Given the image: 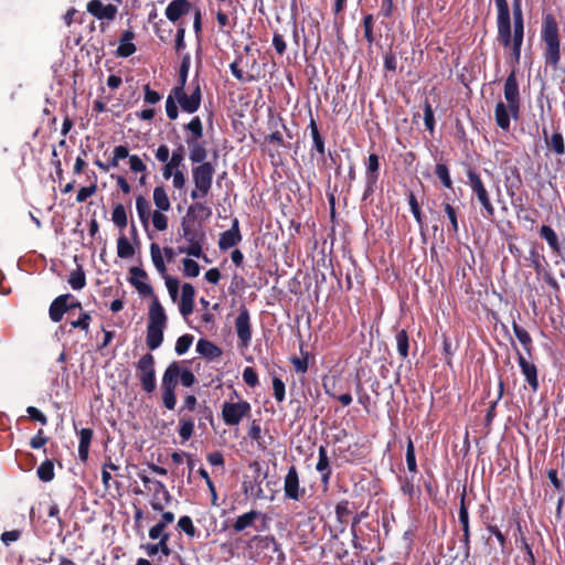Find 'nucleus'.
I'll list each match as a JSON object with an SVG mask.
<instances>
[{
	"label": "nucleus",
	"instance_id": "nucleus-52",
	"mask_svg": "<svg viewBox=\"0 0 565 565\" xmlns=\"http://www.w3.org/2000/svg\"><path fill=\"white\" fill-rule=\"evenodd\" d=\"M85 276L82 271H74L71 274L68 284L75 290L82 289L85 286Z\"/></svg>",
	"mask_w": 565,
	"mask_h": 565
},
{
	"label": "nucleus",
	"instance_id": "nucleus-24",
	"mask_svg": "<svg viewBox=\"0 0 565 565\" xmlns=\"http://www.w3.org/2000/svg\"><path fill=\"white\" fill-rule=\"evenodd\" d=\"M93 438V431L89 428H83L79 431L78 457L82 461L88 458L89 446Z\"/></svg>",
	"mask_w": 565,
	"mask_h": 565
},
{
	"label": "nucleus",
	"instance_id": "nucleus-16",
	"mask_svg": "<svg viewBox=\"0 0 565 565\" xmlns=\"http://www.w3.org/2000/svg\"><path fill=\"white\" fill-rule=\"evenodd\" d=\"M195 290L191 284H183L181 289L180 312L186 318L193 312Z\"/></svg>",
	"mask_w": 565,
	"mask_h": 565
},
{
	"label": "nucleus",
	"instance_id": "nucleus-18",
	"mask_svg": "<svg viewBox=\"0 0 565 565\" xmlns=\"http://www.w3.org/2000/svg\"><path fill=\"white\" fill-rule=\"evenodd\" d=\"M241 241V234L237 226V221L234 222L232 228L221 234L218 239V247L221 249H228L235 246Z\"/></svg>",
	"mask_w": 565,
	"mask_h": 565
},
{
	"label": "nucleus",
	"instance_id": "nucleus-11",
	"mask_svg": "<svg viewBox=\"0 0 565 565\" xmlns=\"http://www.w3.org/2000/svg\"><path fill=\"white\" fill-rule=\"evenodd\" d=\"M235 328L241 345L247 348L252 340V330L248 310L243 307L235 320Z\"/></svg>",
	"mask_w": 565,
	"mask_h": 565
},
{
	"label": "nucleus",
	"instance_id": "nucleus-25",
	"mask_svg": "<svg viewBox=\"0 0 565 565\" xmlns=\"http://www.w3.org/2000/svg\"><path fill=\"white\" fill-rule=\"evenodd\" d=\"M150 256H151L152 264L156 267L157 271L161 276L167 275V267H166V263H164L163 252L157 243H152L150 245Z\"/></svg>",
	"mask_w": 565,
	"mask_h": 565
},
{
	"label": "nucleus",
	"instance_id": "nucleus-54",
	"mask_svg": "<svg viewBox=\"0 0 565 565\" xmlns=\"http://www.w3.org/2000/svg\"><path fill=\"white\" fill-rule=\"evenodd\" d=\"M424 122H425L426 128L429 131H434V125H435L434 111H433L430 104L427 102L424 105Z\"/></svg>",
	"mask_w": 565,
	"mask_h": 565
},
{
	"label": "nucleus",
	"instance_id": "nucleus-37",
	"mask_svg": "<svg viewBox=\"0 0 565 565\" xmlns=\"http://www.w3.org/2000/svg\"><path fill=\"white\" fill-rule=\"evenodd\" d=\"M119 467L111 461L104 463L102 469V482L106 490L110 488V481L113 480L111 471H117Z\"/></svg>",
	"mask_w": 565,
	"mask_h": 565
},
{
	"label": "nucleus",
	"instance_id": "nucleus-56",
	"mask_svg": "<svg viewBox=\"0 0 565 565\" xmlns=\"http://www.w3.org/2000/svg\"><path fill=\"white\" fill-rule=\"evenodd\" d=\"M184 35H185V25L183 22H180L178 24V30H177V34H175V50L178 52L182 51L185 47Z\"/></svg>",
	"mask_w": 565,
	"mask_h": 565
},
{
	"label": "nucleus",
	"instance_id": "nucleus-3",
	"mask_svg": "<svg viewBox=\"0 0 565 565\" xmlns=\"http://www.w3.org/2000/svg\"><path fill=\"white\" fill-rule=\"evenodd\" d=\"M542 39L546 44L545 58L548 64L556 65L559 61L558 26L553 15L546 14L543 20Z\"/></svg>",
	"mask_w": 565,
	"mask_h": 565
},
{
	"label": "nucleus",
	"instance_id": "nucleus-47",
	"mask_svg": "<svg viewBox=\"0 0 565 565\" xmlns=\"http://www.w3.org/2000/svg\"><path fill=\"white\" fill-rule=\"evenodd\" d=\"M183 161H184L183 148L179 147L171 153V156L168 160V163L170 166L174 167L177 170H181L180 168L183 164Z\"/></svg>",
	"mask_w": 565,
	"mask_h": 565
},
{
	"label": "nucleus",
	"instance_id": "nucleus-53",
	"mask_svg": "<svg viewBox=\"0 0 565 565\" xmlns=\"http://www.w3.org/2000/svg\"><path fill=\"white\" fill-rule=\"evenodd\" d=\"M513 331H514V334H515L516 339L520 341V343L524 348H527L531 344V342H532L531 337H530L529 332L525 329L514 324L513 326Z\"/></svg>",
	"mask_w": 565,
	"mask_h": 565
},
{
	"label": "nucleus",
	"instance_id": "nucleus-43",
	"mask_svg": "<svg viewBox=\"0 0 565 565\" xmlns=\"http://www.w3.org/2000/svg\"><path fill=\"white\" fill-rule=\"evenodd\" d=\"M129 169L135 173L147 172V166L142 159L137 154H131L128 160Z\"/></svg>",
	"mask_w": 565,
	"mask_h": 565
},
{
	"label": "nucleus",
	"instance_id": "nucleus-63",
	"mask_svg": "<svg viewBox=\"0 0 565 565\" xmlns=\"http://www.w3.org/2000/svg\"><path fill=\"white\" fill-rule=\"evenodd\" d=\"M26 413L29 414V416L32 419L40 422L42 425H46V423H47L46 416L36 407L29 406L26 408Z\"/></svg>",
	"mask_w": 565,
	"mask_h": 565
},
{
	"label": "nucleus",
	"instance_id": "nucleus-38",
	"mask_svg": "<svg viewBox=\"0 0 565 565\" xmlns=\"http://www.w3.org/2000/svg\"><path fill=\"white\" fill-rule=\"evenodd\" d=\"M178 529L184 532L188 536L194 537L196 534V529L190 516L184 515L181 516L178 521Z\"/></svg>",
	"mask_w": 565,
	"mask_h": 565
},
{
	"label": "nucleus",
	"instance_id": "nucleus-1",
	"mask_svg": "<svg viewBox=\"0 0 565 565\" xmlns=\"http://www.w3.org/2000/svg\"><path fill=\"white\" fill-rule=\"evenodd\" d=\"M130 284L141 297H150L151 302L148 309V322L146 343L150 350H157L163 342V333L168 324V316L159 298L154 295L153 288L147 281V274L139 267L130 269Z\"/></svg>",
	"mask_w": 565,
	"mask_h": 565
},
{
	"label": "nucleus",
	"instance_id": "nucleus-44",
	"mask_svg": "<svg viewBox=\"0 0 565 565\" xmlns=\"http://www.w3.org/2000/svg\"><path fill=\"white\" fill-rule=\"evenodd\" d=\"M193 341V337L189 334H184L178 338L175 343V352L179 355L184 354L191 347Z\"/></svg>",
	"mask_w": 565,
	"mask_h": 565
},
{
	"label": "nucleus",
	"instance_id": "nucleus-57",
	"mask_svg": "<svg viewBox=\"0 0 565 565\" xmlns=\"http://www.w3.org/2000/svg\"><path fill=\"white\" fill-rule=\"evenodd\" d=\"M179 380L183 386L190 387L194 384L195 376L190 370L180 367Z\"/></svg>",
	"mask_w": 565,
	"mask_h": 565
},
{
	"label": "nucleus",
	"instance_id": "nucleus-36",
	"mask_svg": "<svg viewBox=\"0 0 565 565\" xmlns=\"http://www.w3.org/2000/svg\"><path fill=\"white\" fill-rule=\"evenodd\" d=\"M459 521L462 525L463 537L465 541L469 540L470 531H469V514L468 510L465 505V497L461 499L460 509H459Z\"/></svg>",
	"mask_w": 565,
	"mask_h": 565
},
{
	"label": "nucleus",
	"instance_id": "nucleus-21",
	"mask_svg": "<svg viewBox=\"0 0 565 565\" xmlns=\"http://www.w3.org/2000/svg\"><path fill=\"white\" fill-rule=\"evenodd\" d=\"M196 351L202 356L214 360L221 356L222 351L213 342L204 339H200L196 343Z\"/></svg>",
	"mask_w": 565,
	"mask_h": 565
},
{
	"label": "nucleus",
	"instance_id": "nucleus-58",
	"mask_svg": "<svg viewBox=\"0 0 565 565\" xmlns=\"http://www.w3.org/2000/svg\"><path fill=\"white\" fill-rule=\"evenodd\" d=\"M273 390L275 398L278 402H282L285 398V384L280 379L275 377L273 380Z\"/></svg>",
	"mask_w": 565,
	"mask_h": 565
},
{
	"label": "nucleus",
	"instance_id": "nucleus-23",
	"mask_svg": "<svg viewBox=\"0 0 565 565\" xmlns=\"http://www.w3.org/2000/svg\"><path fill=\"white\" fill-rule=\"evenodd\" d=\"M68 299L67 295H63L57 297L50 306V318L54 322L61 321L65 311H66V301Z\"/></svg>",
	"mask_w": 565,
	"mask_h": 565
},
{
	"label": "nucleus",
	"instance_id": "nucleus-35",
	"mask_svg": "<svg viewBox=\"0 0 565 565\" xmlns=\"http://www.w3.org/2000/svg\"><path fill=\"white\" fill-rule=\"evenodd\" d=\"M396 347L399 355L406 359L408 355V337L405 330H399L396 335Z\"/></svg>",
	"mask_w": 565,
	"mask_h": 565
},
{
	"label": "nucleus",
	"instance_id": "nucleus-45",
	"mask_svg": "<svg viewBox=\"0 0 565 565\" xmlns=\"http://www.w3.org/2000/svg\"><path fill=\"white\" fill-rule=\"evenodd\" d=\"M548 145L557 154H563L565 152L564 139L558 132L552 135Z\"/></svg>",
	"mask_w": 565,
	"mask_h": 565
},
{
	"label": "nucleus",
	"instance_id": "nucleus-41",
	"mask_svg": "<svg viewBox=\"0 0 565 565\" xmlns=\"http://www.w3.org/2000/svg\"><path fill=\"white\" fill-rule=\"evenodd\" d=\"M149 537L154 541L169 542L170 535L166 532V527L162 524L157 523L149 530Z\"/></svg>",
	"mask_w": 565,
	"mask_h": 565
},
{
	"label": "nucleus",
	"instance_id": "nucleus-17",
	"mask_svg": "<svg viewBox=\"0 0 565 565\" xmlns=\"http://www.w3.org/2000/svg\"><path fill=\"white\" fill-rule=\"evenodd\" d=\"M518 361L526 382L531 386L532 391L535 392L539 388L536 366L529 362L523 355H519Z\"/></svg>",
	"mask_w": 565,
	"mask_h": 565
},
{
	"label": "nucleus",
	"instance_id": "nucleus-32",
	"mask_svg": "<svg viewBox=\"0 0 565 565\" xmlns=\"http://www.w3.org/2000/svg\"><path fill=\"white\" fill-rule=\"evenodd\" d=\"M36 475L40 478V480H42L44 482H49V481L53 480V478H54L53 462L51 460L43 461L39 466V468L36 470Z\"/></svg>",
	"mask_w": 565,
	"mask_h": 565
},
{
	"label": "nucleus",
	"instance_id": "nucleus-29",
	"mask_svg": "<svg viewBox=\"0 0 565 565\" xmlns=\"http://www.w3.org/2000/svg\"><path fill=\"white\" fill-rule=\"evenodd\" d=\"M540 234L547 242V244L553 250L559 252V243L557 235L551 226L543 225L540 230Z\"/></svg>",
	"mask_w": 565,
	"mask_h": 565
},
{
	"label": "nucleus",
	"instance_id": "nucleus-30",
	"mask_svg": "<svg viewBox=\"0 0 565 565\" xmlns=\"http://www.w3.org/2000/svg\"><path fill=\"white\" fill-rule=\"evenodd\" d=\"M111 221L120 230H124L127 226V213L122 204H117L114 206L111 212Z\"/></svg>",
	"mask_w": 565,
	"mask_h": 565
},
{
	"label": "nucleus",
	"instance_id": "nucleus-20",
	"mask_svg": "<svg viewBox=\"0 0 565 565\" xmlns=\"http://www.w3.org/2000/svg\"><path fill=\"white\" fill-rule=\"evenodd\" d=\"M494 117L497 125L503 129L509 130L510 128V118L513 117L512 111L510 110L509 104L498 103L494 110Z\"/></svg>",
	"mask_w": 565,
	"mask_h": 565
},
{
	"label": "nucleus",
	"instance_id": "nucleus-62",
	"mask_svg": "<svg viewBox=\"0 0 565 565\" xmlns=\"http://www.w3.org/2000/svg\"><path fill=\"white\" fill-rule=\"evenodd\" d=\"M172 186L175 190H183L186 183L185 174L182 170H178L177 173L171 178Z\"/></svg>",
	"mask_w": 565,
	"mask_h": 565
},
{
	"label": "nucleus",
	"instance_id": "nucleus-49",
	"mask_svg": "<svg viewBox=\"0 0 565 565\" xmlns=\"http://www.w3.org/2000/svg\"><path fill=\"white\" fill-rule=\"evenodd\" d=\"M186 129L192 132L195 139L201 138L203 135L202 121L198 116L191 119L186 125Z\"/></svg>",
	"mask_w": 565,
	"mask_h": 565
},
{
	"label": "nucleus",
	"instance_id": "nucleus-46",
	"mask_svg": "<svg viewBox=\"0 0 565 565\" xmlns=\"http://www.w3.org/2000/svg\"><path fill=\"white\" fill-rule=\"evenodd\" d=\"M166 281V287L168 289V292L173 301L177 300L178 291H179V281L178 279L170 277L168 275L162 276Z\"/></svg>",
	"mask_w": 565,
	"mask_h": 565
},
{
	"label": "nucleus",
	"instance_id": "nucleus-64",
	"mask_svg": "<svg viewBox=\"0 0 565 565\" xmlns=\"http://www.w3.org/2000/svg\"><path fill=\"white\" fill-rule=\"evenodd\" d=\"M47 443V438L44 436L42 429L38 431V434L31 439L30 446L33 449H40Z\"/></svg>",
	"mask_w": 565,
	"mask_h": 565
},
{
	"label": "nucleus",
	"instance_id": "nucleus-12",
	"mask_svg": "<svg viewBox=\"0 0 565 565\" xmlns=\"http://www.w3.org/2000/svg\"><path fill=\"white\" fill-rule=\"evenodd\" d=\"M504 98L507 104L510 105V110L512 111L513 118H516L520 108V100L519 86L514 74L509 75L504 83Z\"/></svg>",
	"mask_w": 565,
	"mask_h": 565
},
{
	"label": "nucleus",
	"instance_id": "nucleus-15",
	"mask_svg": "<svg viewBox=\"0 0 565 565\" xmlns=\"http://www.w3.org/2000/svg\"><path fill=\"white\" fill-rule=\"evenodd\" d=\"M191 9L192 4L189 0H173L167 6L164 14L169 21L175 23L182 15L188 14Z\"/></svg>",
	"mask_w": 565,
	"mask_h": 565
},
{
	"label": "nucleus",
	"instance_id": "nucleus-48",
	"mask_svg": "<svg viewBox=\"0 0 565 565\" xmlns=\"http://www.w3.org/2000/svg\"><path fill=\"white\" fill-rule=\"evenodd\" d=\"M373 24H374V19H373V15L371 14H367L363 18V26H364V36L366 39V41L372 44L373 41H374V36H373Z\"/></svg>",
	"mask_w": 565,
	"mask_h": 565
},
{
	"label": "nucleus",
	"instance_id": "nucleus-60",
	"mask_svg": "<svg viewBox=\"0 0 565 565\" xmlns=\"http://www.w3.org/2000/svg\"><path fill=\"white\" fill-rule=\"evenodd\" d=\"M97 190V186L95 184H92L90 186H84L81 188L76 195V201L78 203H82L86 201L89 196H92Z\"/></svg>",
	"mask_w": 565,
	"mask_h": 565
},
{
	"label": "nucleus",
	"instance_id": "nucleus-14",
	"mask_svg": "<svg viewBox=\"0 0 565 565\" xmlns=\"http://www.w3.org/2000/svg\"><path fill=\"white\" fill-rule=\"evenodd\" d=\"M284 490L286 497L292 500H299L303 492L300 489L298 472L295 467H291L285 477Z\"/></svg>",
	"mask_w": 565,
	"mask_h": 565
},
{
	"label": "nucleus",
	"instance_id": "nucleus-19",
	"mask_svg": "<svg viewBox=\"0 0 565 565\" xmlns=\"http://www.w3.org/2000/svg\"><path fill=\"white\" fill-rule=\"evenodd\" d=\"M135 34L131 31H125L117 47L116 54L119 57H128L136 52V45L134 44Z\"/></svg>",
	"mask_w": 565,
	"mask_h": 565
},
{
	"label": "nucleus",
	"instance_id": "nucleus-34",
	"mask_svg": "<svg viewBox=\"0 0 565 565\" xmlns=\"http://www.w3.org/2000/svg\"><path fill=\"white\" fill-rule=\"evenodd\" d=\"M182 271L185 277L194 278L200 275L201 267L194 259L191 258H184L182 260Z\"/></svg>",
	"mask_w": 565,
	"mask_h": 565
},
{
	"label": "nucleus",
	"instance_id": "nucleus-22",
	"mask_svg": "<svg viewBox=\"0 0 565 565\" xmlns=\"http://www.w3.org/2000/svg\"><path fill=\"white\" fill-rule=\"evenodd\" d=\"M179 374H180V366L178 363H171L163 376H162V388L166 390H174L178 381H179Z\"/></svg>",
	"mask_w": 565,
	"mask_h": 565
},
{
	"label": "nucleus",
	"instance_id": "nucleus-61",
	"mask_svg": "<svg viewBox=\"0 0 565 565\" xmlns=\"http://www.w3.org/2000/svg\"><path fill=\"white\" fill-rule=\"evenodd\" d=\"M329 467V459L327 456V451L323 447L319 449V459L316 466V469L320 472L327 471Z\"/></svg>",
	"mask_w": 565,
	"mask_h": 565
},
{
	"label": "nucleus",
	"instance_id": "nucleus-27",
	"mask_svg": "<svg viewBox=\"0 0 565 565\" xmlns=\"http://www.w3.org/2000/svg\"><path fill=\"white\" fill-rule=\"evenodd\" d=\"M139 479L142 481V483L147 487L151 484L152 487H149L150 490L154 491V494H162L164 499L169 498V492L166 489L164 484L161 481L158 480H151L149 477H147L145 473L139 472L138 473Z\"/></svg>",
	"mask_w": 565,
	"mask_h": 565
},
{
	"label": "nucleus",
	"instance_id": "nucleus-55",
	"mask_svg": "<svg viewBox=\"0 0 565 565\" xmlns=\"http://www.w3.org/2000/svg\"><path fill=\"white\" fill-rule=\"evenodd\" d=\"M243 380L250 387H255L258 383L257 373L254 371L253 367H249V366L244 369Z\"/></svg>",
	"mask_w": 565,
	"mask_h": 565
},
{
	"label": "nucleus",
	"instance_id": "nucleus-5",
	"mask_svg": "<svg viewBox=\"0 0 565 565\" xmlns=\"http://www.w3.org/2000/svg\"><path fill=\"white\" fill-rule=\"evenodd\" d=\"M252 406L247 401L225 402L222 406V419L227 426H237L244 418L250 416Z\"/></svg>",
	"mask_w": 565,
	"mask_h": 565
},
{
	"label": "nucleus",
	"instance_id": "nucleus-4",
	"mask_svg": "<svg viewBox=\"0 0 565 565\" xmlns=\"http://www.w3.org/2000/svg\"><path fill=\"white\" fill-rule=\"evenodd\" d=\"M214 168L210 162H205L192 168V180L194 189L191 191L193 200L205 198L212 186Z\"/></svg>",
	"mask_w": 565,
	"mask_h": 565
},
{
	"label": "nucleus",
	"instance_id": "nucleus-2",
	"mask_svg": "<svg viewBox=\"0 0 565 565\" xmlns=\"http://www.w3.org/2000/svg\"><path fill=\"white\" fill-rule=\"evenodd\" d=\"M152 201L156 206L151 210L149 201L138 195L136 198V211L142 227L147 231L149 225L158 232H164L169 227L167 213L171 210V201L163 185H157L152 191Z\"/></svg>",
	"mask_w": 565,
	"mask_h": 565
},
{
	"label": "nucleus",
	"instance_id": "nucleus-40",
	"mask_svg": "<svg viewBox=\"0 0 565 565\" xmlns=\"http://www.w3.org/2000/svg\"><path fill=\"white\" fill-rule=\"evenodd\" d=\"M194 431V423L191 419H181L179 435L182 440H189Z\"/></svg>",
	"mask_w": 565,
	"mask_h": 565
},
{
	"label": "nucleus",
	"instance_id": "nucleus-6",
	"mask_svg": "<svg viewBox=\"0 0 565 565\" xmlns=\"http://www.w3.org/2000/svg\"><path fill=\"white\" fill-rule=\"evenodd\" d=\"M498 9V39L504 47L513 50V35H511L510 11L507 0H495Z\"/></svg>",
	"mask_w": 565,
	"mask_h": 565
},
{
	"label": "nucleus",
	"instance_id": "nucleus-28",
	"mask_svg": "<svg viewBox=\"0 0 565 565\" xmlns=\"http://www.w3.org/2000/svg\"><path fill=\"white\" fill-rule=\"evenodd\" d=\"M143 548L148 556H156L157 554L160 553L164 557H168L171 554L169 544L166 541H158V543L154 544H146Z\"/></svg>",
	"mask_w": 565,
	"mask_h": 565
},
{
	"label": "nucleus",
	"instance_id": "nucleus-33",
	"mask_svg": "<svg viewBox=\"0 0 565 565\" xmlns=\"http://www.w3.org/2000/svg\"><path fill=\"white\" fill-rule=\"evenodd\" d=\"M206 150L205 148L199 143L194 142L190 146V154L189 158L194 163H205L204 160L206 158Z\"/></svg>",
	"mask_w": 565,
	"mask_h": 565
},
{
	"label": "nucleus",
	"instance_id": "nucleus-26",
	"mask_svg": "<svg viewBox=\"0 0 565 565\" xmlns=\"http://www.w3.org/2000/svg\"><path fill=\"white\" fill-rule=\"evenodd\" d=\"M259 516V513L257 511H249V512H246L242 515H239L234 524H233V527L236 532H242L244 531L245 529L253 525V523L255 522V520Z\"/></svg>",
	"mask_w": 565,
	"mask_h": 565
},
{
	"label": "nucleus",
	"instance_id": "nucleus-50",
	"mask_svg": "<svg viewBox=\"0 0 565 565\" xmlns=\"http://www.w3.org/2000/svg\"><path fill=\"white\" fill-rule=\"evenodd\" d=\"M177 100L174 99L173 95L170 94L166 100V111H167V116L171 119V120H174L178 118V106H177Z\"/></svg>",
	"mask_w": 565,
	"mask_h": 565
},
{
	"label": "nucleus",
	"instance_id": "nucleus-39",
	"mask_svg": "<svg viewBox=\"0 0 565 565\" xmlns=\"http://www.w3.org/2000/svg\"><path fill=\"white\" fill-rule=\"evenodd\" d=\"M379 157L374 153L370 154L367 158L366 168L369 172L367 179L369 182L372 184L375 183L376 181V172L379 170Z\"/></svg>",
	"mask_w": 565,
	"mask_h": 565
},
{
	"label": "nucleus",
	"instance_id": "nucleus-31",
	"mask_svg": "<svg viewBox=\"0 0 565 565\" xmlns=\"http://www.w3.org/2000/svg\"><path fill=\"white\" fill-rule=\"evenodd\" d=\"M135 254V248L126 236L117 239V255L120 258H130Z\"/></svg>",
	"mask_w": 565,
	"mask_h": 565
},
{
	"label": "nucleus",
	"instance_id": "nucleus-7",
	"mask_svg": "<svg viewBox=\"0 0 565 565\" xmlns=\"http://www.w3.org/2000/svg\"><path fill=\"white\" fill-rule=\"evenodd\" d=\"M137 372L140 379L142 388L151 393L156 387V373H154V359L150 353L140 358L137 363Z\"/></svg>",
	"mask_w": 565,
	"mask_h": 565
},
{
	"label": "nucleus",
	"instance_id": "nucleus-42",
	"mask_svg": "<svg viewBox=\"0 0 565 565\" xmlns=\"http://www.w3.org/2000/svg\"><path fill=\"white\" fill-rule=\"evenodd\" d=\"M406 463L407 468L411 472L417 471V465H416V458H415V448L412 439L409 438L407 441V449H406Z\"/></svg>",
	"mask_w": 565,
	"mask_h": 565
},
{
	"label": "nucleus",
	"instance_id": "nucleus-8",
	"mask_svg": "<svg viewBox=\"0 0 565 565\" xmlns=\"http://www.w3.org/2000/svg\"><path fill=\"white\" fill-rule=\"evenodd\" d=\"M171 94L185 113L193 114L201 105V89L199 85L193 88L190 95L185 93L182 86L174 87Z\"/></svg>",
	"mask_w": 565,
	"mask_h": 565
},
{
	"label": "nucleus",
	"instance_id": "nucleus-59",
	"mask_svg": "<svg viewBox=\"0 0 565 565\" xmlns=\"http://www.w3.org/2000/svg\"><path fill=\"white\" fill-rule=\"evenodd\" d=\"M162 401H163V405L168 409H173L175 407V404H177V398H175V395H174V390H166V388H163Z\"/></svg>",
	"mask_w": 565,
	"mask_h": 565
},
{
	"label": "nucleus",
	"instance_id": "nucleus-9",
	"mask_svg": "<svg viewBox=\"0 0 565 565\" xmlns=\"http://www.w3.org/2000/svg\"><path fill=\"white\" fill-rule=\"evenodd\" d=\"M513 57L515 61H519L524 36V23L521 0H513Z\"/></svg>",
	"mask_w": 565,
	"mask_h": 565
},
{
	"label": "nucleus",
	"instance_id": "nucleus-51",
	"mask_svg": "<svg viewBox=\"0 0 565 565\" xmlns=\"http://www.w3.org/2000/svg\"><path fill=\"white\" fill-rule=\"evenodd\" d=\"M436 174L446 188H451V179L448 168L445 164L439 163L436 166Z\"/></svg>",
	"mask_w": 565,
	"mask_h": 565
},
{
	"label": "nucleus",
	"instance_id": "nucleus-10",
	"mask_svg": "<svg viewBox=\"0 0 565 565\" xmlns=\"http://www.w3.org/2000/svg\"><path fill=\"white\" fill-rule=\"evenodd\" d=\"M468 179H469V184H470L472 191L476 193V195H477L479 202L481 203V205L483 206V209L487 211V213L489 215H493L494 209L490 202L488 192H487L480 177L477 173H475L473 171H469Z\"/></svg>",
	"mask_w": 565,
	"mask_h": 565
},
{
	"label": "nucleus",
	"instance_id": "nucleus-13",
	"mask_svg": "<svg viewBox=\"0 0 565 565\" xmlns=\"http://www.w3.org/2000/svg\"><path fill=\"white\" fill-rule=\"evenodd\" d=\"M87 11L98 20H114L117 14L115 6H104L99 0L89 1L87 3Z\"/></svg>",
	"mask_w": 565,
	"mask_h": 565
}]
</instances>
